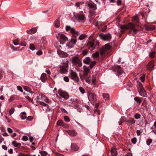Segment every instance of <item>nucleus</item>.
Returning a JSON list of instances; mask_svg holds the SVG:
<instances>
[{"label":"nucleus","mask_w":156,"mask_h":156,"mask_svg":"<svg viewBox=\"0 0 156 156\" xmlns=\"http://www.w3.org/2000/svg\"><path fill=\"white\" fill-rule=\"evenodd\" d=\"M22 115L21 116V118L22 119H24L27 118V117L26 116V113L25 112H23L22 113Z\"/></svg>","instance_id":"473e14b6"},{"label":"nucleus","mask_w":156,"mask_h":156,"mask_svg":"<svg viewBox=\"0 0 156 156\" xmlns=\"http://www.w3.org/2000/svg\"><path fill=\"white\" fill-rule=\"evenodd\" d=\"M87 53L88 51L87 50H84L82 51V54L84 55H87Z\"/></svg>","instance_id":"774afa93"},{"label":"nucleus","mask_w":156,"mask_h":156,"mask_svg":"<svg viewBox=\"0 0 156 156\" xmlns=\"http://www.w3.org/2000/svg\"><path fill=\"white\" fill-rule=\"evenodd\" d=\"M36 54L38 55H40L42 54V51L41 50L38 51L37 52Z\"/></svg>","instance_id":"69168bd1"},{"label":"nucleus","mask_w":156,"mask_h":156,"mask_svg":"<svg viewBox=\"0 0 156 156\" xmlns=\"http://www.w3.org/2000/svg\"><path fill=\"white\" fill-rule=\"evenodd\" d=\"M20 41V40L19 39H16L15 40H14L13 41V42L14 44L15 45H16L18 44H19V42Z\"/></svg>","instance_id":"ea45409f"},{"label":"nucleus","mask_w":156,"mask_h":156,"mask_svg":"<svg viewBox=\"0 0 156 156\" xmlns=\"http://www.w3.org/2000/svg\"><path fill=\"white\" fill-rule=\"evenodd\" d=\"M72 63L73 64L78 65L79 67H81L82 65V62L79 59V55H76L72 57Z\"/></svg>","instance_id":"20e7f679"},{"label":"nucleus","mask_w":156,"mask_h":156,"mask_svg":"<svg viewBox=\"0 0 156 156\" xmlns=\"http://www.w3.org/2000/svg\"><path fill=\"white\" fill-rule=\"evenodd\" d=\"M83 76H87L90 71V69H89L88 67H87L85 66H83Z\"/></svg>","instance_id":"f3484780"},{"label":"nucleus","mask_w":156,"mask_h":156,"mask_svg":"<svg viewBox=\"0 0 156 156\" xmlns=\"http://www.w3.org/2000/svg\"><path fill=\"white\" fill-rule=\"evenodd\" d=\"M59 72L61 74H66L68 72L69 61L67 59L62 60V62L58 66Z\"/></svg>","instance_id":"f257e3e1"},{"label":"nucleus","mask_w":156,"mask_h":156,"mask_svg":"<svg viewBox=\"0 0 156 156\" xmlns=\"http://www.w3.org/2000/svg\"><path fill=\"white\" fill-rule=\"evenodd\" d=\"M19 44L21 46H26L27 45V43L24 41H23L21 42Z\"/></svg>","instance_id":"09e8293b"},{"label":"nucleus","mask_w":156,"mask_h":156,"mask_svg":"<svg viewBox=\"0 0 156 156\" xmlns=\"http://www.w3.org/2000/svg\"><path fill=\"white\" fill-rule=\"evenodd\" d=\"M60 26V21L59 19H57L55 22V27L56 28H58Z\"/></svg>","instance_id":"c85d7f7f"},{"label":"nucleus","mask_w":156,"mask_h":156,"mask_svg":"<svg viewBox=\"0 0 156 156\" xmlns=\"http://www.w3.org/2000/svg\"><path fill=\"white\" fill-rule=\"evenodd\" d=\"M126 118L124 116H122L121 117V119H120V121L122 122H124L126 121Z\"/></svg>","instance_id":"4d7b16f0"},{"label":"nucleus","mask_w":156,"mask_h":156,"mask_svg":"<svg viewBox=\"0 0 156 156\" xmlns=\"http://www.w3.org/2000/svg\"><path fill=\"white\" fill-rule=\"evenodd\" d=\"M99 36L101 39L105 41H109L112 38L111 35L109 33L105 34H101Z\"/></svg>","instance_id":"6e6552de"},{"label":"nucleus","mask_w":156,"mask_h":156,"mask_svg":"<svg viewBox=\"0 0 156 156\" xmlns=\"http://www.w3.org/2000/svg\"><path fill=\"white\" fill-rule=\"evenodd\" d=\"M140 79L142 82H144L145 80V75H143L140 77Z\"/></svg>","instance_id":"052dcab7"},{"label":"nucleus","mask_w":156,"mask_h":156,"mask_svg":"<svg viewBox=\"0 0 156 156\" xmlns=\"http://www.w3.org/2000/svg\"><path fill=\"white\" fill-rule=\"evenodd\" d=\"M107 51L105 50L104 46H102V47L100 49V54L101 57L102 58L103 57L105 56V54L106 52Z\"/></svg>","instance_id":"2eb2a0df"},{"label":"nucleus","mask_w":156,"mask_h":156,"mask_svg":"<svg viewBox=\"0 0 156 156\" xmlns=\"http://www.w3.org/2000/svg\"><path fill=\"white\" fill-rule=\"evenodd\" d=\"M66 31H69L72 35V37L74 38L71 39V43L73 44H75L77 41L76 37L79 35V31H76L74 28L71 27L69 26H67L66 27Z\"/></svg>","instance_id":"f03ea898"},{"label":"nucleus","mask_w":156,"mask_h":156,"mask_svg":"<svg viewBox=\"0 0 156 156\" xmlns=\"http://www.w3.org/2000/svg\"><path fill=\"white\" fill-rule=\"evenodd\" d=\"M79 89L80 91L82 94H83L85 93V90L82 87H80Z\"/></svg>","instance_id":"3c124183"},{"label":"nucleus","mask_w":156,"mask_h":156,"mask_svg":"<svg viewBox=\"0 0 156 156\" xmlns=\"http://www.w3.org/2000/svg\"><path fill=\"white\" fill-rule=\"evenodd\" d=\"M126 122L129 123L130 125H131L132 124H134L135 122V120L134 119L130 118L129 119L126 120Z\"/></svg>","instance_id":"b1692460"},{"label":"nucleus","mask_w":156,"mask_h":156,"mask_svg":"<svg viewBox=\"0 0 156 156\" xmlns=\"http://www.w3.org/2000/svg\"><path fill=\"white\" fill-rule=\"evenodd\" d=\"M69 77L71 79L74 81H79V78L77 73L73 70H70Z\"/></svg>","instance_id":"39448f33"},{"label":"nucleus","mask_w":156,"mask_h":156,"mask_svg":"<svg viewBox=\"0 0 156 156\" xmlns=\"http://www.w3.org/2000/svg\"><path fill=\"white\" fill-rule=\"evenodd\" d=\"M57 124L58 126H64L66 125V124L62 120H58L57 122Z\"/></svg>","instance_id":"cd10ccee"},{"label":"nucleus","mask_w":156,"mask_h":156,"mask_svg":"<svg viewBox=\"0 0 156 156\" xmlns=\"http://www.w3.org/2000/svg\"><path fill=\"white\" fill-rule=\"evenodd\" d=\"M155 66L154 61L151 60L147 65L146 67L148 70L151 71L152 70L154 69Z\"/></svg>","instance_id":"1a4fd4ad"},{"label":"nucleus","mask_w":156,"mask_h":156,"mask_svg":"<svg viewBox=\"0 0 156 156\" xmlns=\"http://www.w3.org/2000/svg\"><path fill=\"white\" fill-rule=\"evenodd\" d=\"M114 71L117 73V75L118 76L121 74L122 73V70L121 67L119 66H115L114 69Z\"/></svg>","instance_id":"f8f14e48"},{"label":"nucleus","mask_w":156,"mask_h":156,"mask_svg":"<svg viewBox=\"0 0 156 156\" xmlns=\"http://www.w3.org/2000/svg\"><path fill=\"white\" fill-rule=\"evenodd\" d=\"M139 31V30L136 29V28H134L133 30V33L134 34H136Z\"/></svg>","instance_id":"603ef678"},{"label":"nucleus","mask_w":156,"mask_h":156,"mask_svg":"<svg viewBox=\"0 0 156 156\" xmlns=\"http://www.w3.org/2000/svg\"><path fill=\"white\" fill-rule=\"evenodd\" d=\"M22 139L23 140L26 141L28 140V137L26 136H23Z\"/></svg>","instance_id":"bf43d9fd"},{"label":"nucleus","mask_w":156,"mask_h":156,"mask_svg":"<svg viewBox=\"0 0 156 156\" xmlns=\"http://www.w3.org/2000/svg\"><path fill=\"white\" fill-rule=\"evenodd\" d=\"M57 52L60 56L62 58H65L68 55L66 53L61 51L60 50H58Z\"/></svg>","instance_id":"ddd939ff"},{"label":"nucleus","mask_w":156,"mask_h":156,"mask_svg":"<svg viewBox=\"0 0 156 156\" xmlns=\"http://www.w3.org/2000/svg\"><path fill=\"white\" fill-rule=\"evenodd\" d=\"M127 26L128 30H133L134 28H136L137 26H139V25L134 24L131 23H129L127 24Z\"/></svg>","instance_id":"4468645a"},{"label":"nucleus","mask_w":156,"mask_h":156,"mask_svg":"<svg viewBox=\"0 0 156 156\" xmlns=\"http://www.w3.org/2000/svg\"><path fill=\"white\" fill-rule=\"evenodd\" d=\"M92 83L93 84H95L96 83V78L95 77H94V76H93V77L92 78Z\"/></svg>","instance_id":"13d9d810"},{"label":"nucleus","mask_w":156,"mask_h":156,"mask_svg":"<svg viewBox=\"0 0 156 156\" xmlns=\"http://www.w3.org/2000/svg\"><path fill=\"white\" fill-rule=\"evenodd\" d=\"M64 119L65 121L67 122H69L70 121V119L69 117L67 116H65L64 117Z\"/></svg>","instance_id":"8fccbe9b"},{"label":"nucleus","mask_w":156,"mask_h":156,"mask_svg":"<svg viewBox=\"0 0 156 156\" xmlns=\"http://www.w3.org/2000/svg\"><path fill=\"white\" fill-rule=\"evenodd\" d=\"M37 31V29L36 27L33 28L27 31V33L30 34H32L35 33Z\"/></svg>","instance_id":"6ab92c4d"},{"label":"nucleus","mask_w":156,"mask_h":156,"mask_svg":"<svg viewBox=\"0 0 156 156\" xmlns=\"http://www.w3.org/2000/svg\"><path fill=\"white\" fill-rule=\"evenodd\" d=\"M90 62L91 59L89 57H86L83 61V62L87 64H89Z\"/></svg>","instance_id":"393cba45"},{"label":"nucleus","mask_w":156,"mask_h":156,"mask_svg":"<svg viewBox=\"0 0 156 156\" xmlns=\"http://www.w3.org/2000/svg\"><path fill=\"white\" fill-rule=\"evenodd\" d=\"M105 25L102 22H99V27L98 28L100 29L102 27H104Z\"/></svg>","instance_id":"79ce46f5"},{"label":"nucleus","mask_w":156,"mask_h":156,"mask_svg":"<svg viewBox=\"0 0 156 156\" xmlns=\"http://www.w3.org/2000/svg\"><path fill=\"white\" fill-rule=\"evenodd\" d=\"M17 89L20 91L22 92L23 91L22 87L19 86L17 87Z\"/></svg>","instance_id":"338daca9"},{"label":"nucleus","mask_w":156,"mask_h":156,"mask_svg":"<svg viewBox=\"0 0 156 156\" xmlns=\"http://www.w3.org/2000/svg\"><path fill=\"white\" fill-rule=\"evenodd\" d=\"M87 37V36L86 35L81 34L79 37V39L80 40H82L85 39V38H86Z\"/></svg>","instance_id":"f704fd0d"},{"label":"nucleus","mask_w":156,"mask_h":156,"mask_svg":"<svg viewBox=\"0 0 156 156\" xmlns=\"http://www.w3.org/2000/svg\"><path fill=\"white\" fill-rule=\"evenodd\" d=\"M83 3L81 2H77L76 3V5L78 7H80V5L82 4Z\"/></svg>","instance_id":"e2e57ef3"},{"label":"nucleus","mask_w":156,"mask_h":156,"mask_svg":"<svg viewBox=\"0 0 156 156\" xmlns=\"http://www.w3.org/2000/svg\"><path fill=\"white\" fill-rule=\"evenodd\" d=\"M137 89L140 95L144 97L147 96V93L144 88L142 83L140 82L138 83Z\"/></svg>","instance_id":"7ed1b4c3"},{"label":"nucleus","mask_w":156,"mask_h":156,"mask_svg":"<svg viewBox=\"0 0 156 156\" xmlns=\"http://www.w3.org/2000/svg\"><path fill=\"white\" fill-rule=\"evenodd\" d=\"M15 111V109L14 108H11L9 111V113L10 115H11Z\"/></svg>","instance_id":"49530a36"},{"label":"nucleus","mask_w":156,"mask_h":156,"mask_svg":"<svg viewBox=\"0 0 156 156\" xmlns=\"http://www.w3.org/2000/svg\"><path fill=\"white\" fill-rule=\"evenodd\" d=\"M134 100L136 101L138 103L140 104L141 102V101L140 99V98L139 97H135L134 98Z\"/></svg>","instance_id":"72a5a7b5"},{"label":"nucleus","mask_w":156,"mask_h":156,"mask_svg":"<svg viewBox=\"0 0 156 156\" xmlns=\"http://www.w3.org/2000/svg\"><path fill=\"white\" fill-rule=\"evenodd\" d=\"M56 37L58 40L60 42V43L62 44H63L65 42H63V41H62L61 40L64 41H66L68 40V38L64 34L61 33H58Z\"/></svg>","instance_id":"423d86ee"},{"label":"nucleus","mask_w":156,"mask_h":156,"mask_svg":"<svg viewBox=\"0 0 156 156\" xmlns=\"http://www.w3.org/2000/svg\"><path fill=\"white\" fill-rule=\"evenodd\" d=\"M103 96L105 100L109 99V94H103Z\"/></svg>","instance_id":"7c9ffc66"},{"label":"nucleus","mask_w":156,"mask_h":156,"mask_svg":"<svg viewBox=\"0 0 156 156\" xmlns=\"http://www.w3.org/2000/svg\"><path fill=\"white\" fill-rule=\"evenodd\" d=\"M94 41H89L87 44V46L90 47V48H92L93 49H94L95 48V47L94 46Z\"/></svg>","instance_id":"aec40b11"},{"label":"nucleus","mask_w":156,"mask_h":156,"mask_svg":"<svg viewBox=\"0 0 156 156\" xmlns=\"http://www.w3.org/2000/svg\"><path fill=\"white\" fill-rule=\"evenodd\" d=\"M107 28V26L106 25H105V26H104V27H102L101 28V30L102 32H104L106 30V29Z\"/></svg>","instance_id":"6e6d98bb"},{"label":"nucleus","mask_w":156,"mask_h":156,"mask_svg":"<svg viewBox=\"0 0 156 156\" xmlns=\"http://www.w3.org/2000/svg\"><path fill=\"white\" fill-rule=\"evenodd\" d=\"M95 11L93 9H90L89 11V15L91 16H95L96 15Z\"/></svg>","instance_id":"a878e982"},{"label":"nucleus","mask_w":156,"mask_h":156,"mask_svg":"<svg viewBox=\"0 0 156 156\" xmlns=\"http://www.w3.org/2000/svg\"><path fill=\"white\" fill-rule=\"evenodd\" d=\"M141 117V115L138 113H136L134 115V117L136 119H140Z\"/></svg>","instance_id":"a18cd8bd"},{"label":"nucleus","mask_w":156,"mask_h":156,"mask_svg":"<svg viewBox=\"0 0 156 156\" xmlns=\"http://www.w3.org/2000/svg\"><path fill=\"white\" fill-rule=\"evenodd\" d=\"M24 89L26 91L28 92H29L30 90V89L27 86L24 87Z\"/></svg>","instance_id":"0e129e2a"},{"label":"nucleus","mask_w":156,"mask_h":156,"mask_svg":"<svg viewBox=\"0 0 156 156\" xmlns=\"http://www.w3.org/2000/svg\"><path fill=\"white\" fill-rule=\"evenodd\" d=\"M25 97L30 102H31L32 101V99H31L28 95H26L25 96Z\"/></svg>","instance_id":"864d4df0"},{"label":"nucleus","mask_w":156,"mask_h":156,"mask_svg":"<svg viewBox=\"0 0 156 156\" xmlns=\"http://www.w3.org/2000/svg\"><path fill=\"white\" fill-rule=\"evenodd\" d=\"M99 52H96L92 55V56L93 58H97L99 57Z\"/></svg>","instance_id":"58836bf2"},{"label":"nucleus","mask_w":156,"mask_h":156,"mask_svg":"<svg viewBox=\"0 0 156 156\" xmlns=\"http://www.w3.org/2000/svg\"><path fill=\"white\" fill-rule=\"evenodd\" d=\"M88 97L89 101L92 104H94L97 101L96 95L93 93L89 92L88 93Z\"/></svg>","instance_id":"0eeeda50"},{"label":"nucleus","mask_w":156,"mask_h":156,"mask_svg":"<svg viewBox=\"0 0 156 156\" xmlns=\"http://www.w3.org/2000/svg\"><path fill=\"white\" fill-rule=\"evenodd\" d=\"M111 152V154L110 156H116L117 154L115 148H112Z\"/></svg>","instance_id":"4be33fe9"},{"label":"nucleus","mask_w":156,"mask_h":156,"mask_svg":"<svg viewBox=\"0 0 156 156\" xmlns=\"http://www.w3.org/2000/svg\"><path fill=\"white\" fill-rule=\"evenodd\" d=\"M29 48L32 51H34L35 49L34 45L32 44H30Z\"/></svg>","instance_id":"a19ab883"},{"label":"nucleus","mask_w":156,"mask_h":156,"mask_svg":"<svg viewBox=\"0 0 156 156\" xmlns=\"http://www.w3.org/2000/svg\"><path fill=\"white\" fill-rule=\"evenodd\" d=\"M131 141L133 144H135L137 142V139L136 137H133L131 139Z\"/></svg>","instance_id":"c03bdc74"},{"label":"nucleus","mask_w":156,"mask_h":156,"mask_svg":"<svg viewBox=\"0 0 156 156\" xmlns=\"http://www.w3.org/2000/svg\"><path fill=\"white\" fill-rule=\"evenodd\" d=\"M40 104L41 105H42L44 106H46L47 107H48V104H47L42 101H40Z\"/></svg>","instance_id":"5fc2aeb1"},{"label":"nucleus","mask_w":156,"mask_h":156,"mask_svg":"<svg viewBox=\"0 0 156 156\" xmlns=\"http://www.w3.org/2000/svg\"><path fill=\"white\" fill-rule=\"evenodd\" d=\"M155 52H150L149 54V56L151 58H154Z\"/></svg>","instance_id":"e433bc0d"},{"label":"nucleus","mask_w":156,"mask_h":156,"mask_svg":"<svg viewBox=\"0 0 156 156\" xmlns=\"http://www.w3.org/2000/svg\"><path fill=\"white\" fill-rule=\"evenodd\" d=\"M88 6L91 9L96 10L97 9V5L95 4L88 2L87 3Z\"/></svg>","instance_id":"dca6fc26"},{"label":"nucleus","mask_w":156,"mask_h":156,"mask_svg":"<svg viewBox=\"0 0 156 156\" xmlns=\"http://www.w3.org/2000/svg\"><path fill=\"white\" fill-rule=\"evenodd\" d=\"M146 29L147 31L152 30L155 29V27L154 25H150L146 27Z\"/></svg>","instance_id":"5701e85b"},{"label":"nucleus","mask_w":156,"mask_h":156,"mask_svg":"<svg viewBox=\"0 0 156 156\" xmlns=\"http://www.w3.org/2000/svg\"><path fill=\"white\" fill-rule=\"evenodd\" d=\"M152 140L151 139H148L147 141V145H149L150 144L152 143Z\"/></svg>","instance_id":"de8ad7c7"},{"label":"nucleus","mask_w":156,"mask_h":156,"mask_svg":"<svg viewBox=\"0 0 156 156\" xmlns=\"http://www.w3.org/2000/svg\"><path fill=\"white\" fill-rule=\"evenodd\" d=\"M127 27V25H122L120 26V28L121 29L120 32L121 33H122V32H125V31L126 30H127L128 27Z\"/></svg>","instance_id":"412c9836"},{"label":"nucleus","mask_w":156,"mask_h":156,"mask_svg":"<svg viewBox=\"0 0 156 156\" xmlns=\"http://www.w3.org/2000/svg\"><path fill=\"white\" fill-rule=\"evenodd\" d=\"M59 95L65 99H67L69 97L68 93L63 91H60L58 92Z\"/></svg>","instance_id":"9b49d317"},{"label":"nucleus","mask_w":156,"mask_h":156,"mask_svg":"<svg viewBox=\"0 0 156 156\" xmlns=\"http://www.w3.org/2000/svg\"><path fill=\"white\" fill-rule=\"evenodd\" d=\"M103 46L106 51L110 49L111 48V46L109 44H106L105 46Z\"/></svg>","instance_id":"c9c22d12"},{"label":"nucleus","mask_w":156,"mask_h":156,"mask_svg":"<svg viewBox=\"0 0 156 156\" xmlns=\"http://www.w3.org/2000/svg\"><path fill=\"white\" fill-rule=\"evenodd\" d=\"M96 62L94 61H93L92 62L90 63V66H89L90 67L91 69H92L95 65L96 64Z\"/></svg>","instance_id":"4c0bfd02"},{"label":"nucleus","mask_w":156,"mask_h":156,"mask_svg":"<svg viewBox=\"0 0 156 156\" xmlns=\"http://www.w3.org/2000/svg\"><path fill=\"white\" fill-rule=\"evenodd\" d=\"M76 19L79 21H84L85 19L84 14L83 12H80L75 16Z\"/></svg>","instance_id":"9d476101"},{"label":"nucleus","mask_w":156,"mask_h":156,"mask_svg":"<svg viewBox=\"0 0 156 156\" xmlns=\"http://www.w3.org/2000/svg\"><path fill=\"white\" fill-rule=\"evenodd\" d=\"M12 144L15 147H20L21 145L20 143H17L16 141H14L12 142Z\"/></svg>","instance_id":"c756f323"},{"label":"nucleus","mask_w":156,"mask_h":156,"mask_svg":"<svg viewBox=\"0 0 156 156\" xmlns=\"http://www.w3.org/2000/svg\"><path fill=\"white\" fill-rule=\"evenodd\" d=\"M41 81L44 82L47 79L46 75L45 73H43L41 76Z\"/></svg>","instance_id":"bb28decb"},{"label":"nucleus","mask_w":156,"mask_h":156,"mask_svg":"<svg viewBox=\"0 0 156 156\" xmlns=\"http://www.w3.org/2000/svg\"><path fill=\"white\" fill-rule=\"evenodd\" d=\"M69 135L72 136H75L77 135V133L74 130H70L67 131Z\"/></svg>","instance_id":"a211bd4d"},{"label":"nucleus","mask_w":156,"mask_h":156,"mask_svg":"<svg viewBox=\"0 0 156 156\" xmlns=\"http://www.w3.org/2000/svg\"><path fill=\"white\" fill-rule=\"evenodd\" d=\"M64 80L66 82H68L69 81V79L67 76L64 77L63 78Z\"/></svg>","instance_id":"680f3d73"},{"label":"nucleus","mask_w":156,"mask_h":156,"mask_svg":"<svg viewBox=\"0 0 156 156\" xmlns=\"http://www.w3.org/2000/svg\"><path fill=\"white\" fill-rule=\"evenodd\" d=\"M40 153L42 156H46L48 154L47 152L45 151H41Z\"/></svg>","instance_id":"37998d69"},{"label":"nucleus","mask_w":156,"mask_h":156,"mask_svg":"<svg viewBox=\"0 0 156 156\" xmlns=\"http://www.w3.org/2000/svg\"><path fill=\"white\" fill-rule=\"evenodd\" d=\"M132 20L133 21H135L136 23H139V19L137 16H135L133 17Z\"/></svg>","instance_id":"2f4dec72"}]
</instances>
